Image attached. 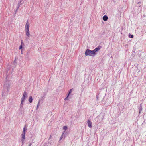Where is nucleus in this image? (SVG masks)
<instances>
[{
    "mask_svg": "<svg viewBox=\"0 0 146 146\" xmlns=\"http://www.w3.org/2000/svg\"><path fill=\"white\" fill-rule=\"evenodd\" d=\"M17 11V10L16 11Z\"/></svg>",
    "mask_w": 146,
    "mask_h": 146,
    "instance_id": "nucleus-25",
    "label": "nucleus"
},
{
    "mask_svg": "<svg viewBox=\"0 0 146 146\" xmlns=\"http://www.w3.org/2000/svg\"><path fill=\"white\" fill-rule=\"evenodd\" d=\"M28 101L30 103H31L33 101V99L32 97L31 96H30L29 97Z\"/></svg>",
    "mask_w": 146,
    "mask_h": 146,
    "instance_id": "nucleus-12",
    "label": "nucleus"
},
{
    "mask_svg": "<svg viewBox=\"0 0 146 146\" xmlns=\"http://www.w3.org/2000/svg\"><path fill=\"white\" fill-rule=\"evenodd\" d=\"M25 139V134L22 133L21 135V141L22 142V145L24 144Z\"/></svg>",
    "mask_w": 146,
    "mask_h": 146,
    "instance_id": "nucleus-5",
    "label": "nucleus"
},
{
    "mask_svg": "<svg viewBox=\"0 0 146 146\" xmlns=\"http://www.w3.org/2000/svg\"><path fill=\"white\" fill-rule=\"evenodd\" d=\"M25 30L29 29V23L28 22V21H27V22L25 26Z\"/></svg>",
    "mask_w": 146,
    "mask_h": 146,
    "instance_id": "nucleus-8",
    "label": "nucleus"
},
{
    "mask_svg": "<svg viewBox=\"0 0 146 146\" xmlns=\"http://www.w3.org/2000/svg\"><path fill=\"white\" fill-rule=\"evenodd\" d=\"M16 59H15V60L14 62H13V63L14 64H15V63L16 62Z\"/></svg>",
    "mask_w": 146,
    "mask_h": 146,
    "instance_id": "nucleus-22",
    "label": "nucleus"
},
{
    "mask_svg": "<svg viewBox=\"0 0 146 146\" xmlns=\"http://www.w3.org/2000/svg\"><path fill=\"white\" fill-rule=\"evenodd\" d=\"M40 100H39V101H38V104H37V108H36V110H37L38 109V107L40 105Z\"/></svg>",
    "mask_w": 146,
    "mask_h": 146,
    "instance_id": "nucleus-15",
    "label": "nucleus"
},
{
    "mask_svg": "<svg viewBox=\"0 0 146 146\" xmlns=\"http://www.w3.org/2000/svg\"><path fill=\"white\" fill-rule=\"evenodd\" d=\"M142 111V108L141 107V106L140 105V109L139 110V114H140L141 112V111Z\"/></svg>",
    "mask_w": 146,
    "mask_h": 146,
    "instance_id": "nucleus-14",
    "label": "nucleus"
},
{
    "mask_svg": "<svg viewBox=\"0 0 146 146\" xmlns=\"http://www.w3.org/2000/svg\"><path fill=\"white\" fill-rule=\"evenodd\" d=\"M25 33L27 36L28 37H30V33L29 29L25 30Z\"/></svg>",
    "mask_w": 146,
    "mask_h": 146,
    "instance_id": "nucleus-7",
    "label": "nucleus"
},
{
    "mask_svg": "<svg viewBox=\"0 0 146 146\" xmlns=\"http://www.w3.org/2000/svg\"><path fill=\"white\" fill-rule=\"evenodd\" d=\"M88 126L89 128L92 127V122L89 120H88L87 121Z\"/></svg>",
    "mask_w": 146,
    "mask_h": 146,
    "instance_id": "nucleus-6",
    "label": "nucleus"
},
{
    "mask_svg": "<svg viewBox=\"0 0 146 146\" xmlns=\"http://www.w3.org/2000/svg\"><path fill=\"white\" fill-rule=\"evenodd\" d=\"M72 89H70L69 91V94L68 95H69V94L71 93V92H72Z\"/></svg>",
    "mask_w": 146,
    "mask_h": 146,
    "instance_id": "nucleus-21",
    "label": "nucleus"
},
{
    "mask_svg": "<svg viewBox=\"0 0 146 146\" xmlns=\"http://www.w3.org/2000/svg\"><path fill=\"white\" fill-rule=\"evenodd\" d=\"M108 19V17L106 15H104L103 17V19L104 21H106Z\"/></svg>",
    "mask_w": 146,
    "mask_h": 146,
    "instance_id": "nucleus-10",
    "label": "nucleus"
},
{
    "mask_svg": "<svg viewBox=\"0 0 146 146\" xmlns=\"http://www.w3.org/2000/svg\"><path fill=\"white\" fill-rule=\"evenodd\" d=\"M92 53L93 54V56L94 57L95 55H96V51L95 50H92Z\"/></svg>",
    "mask_w": 146,
    "mask_h": 146,
    "instance_id": "nucleus-9",
    "label": "nucleus"
},
{
    "mask_svg": "<svg viewBox=\"0 0 146 146\" xmlns=\"http://www.w3.org/2000/svg\"><path fill=\"white\" fill-rule=\"evenodd\" d=\"M32 144V143H31L30 144H29V145L28 146H31Z\"/></svg>",
    "mask_w": 146,
    "mask_h": 146,
    "instance_id": "nucleus-23",
    "label": "nucleus"
},
{
    "mask_svg": "<svg viewBox=\"0 0 146 146\" xmlns=\"http://www.w3.org/2000/svg\"><path fill=\"white\" fill-rule=\"evenodd\" d=\"M26 130V126H24L23 129V132L22 133L25 134V132Z\"/></svg>",
    "mask_w": 146,
    "mask_h": 146,
    "instance_id": "nucleus-13",
    "label": "nucleus"
},
{
    "mask_svg": "<svg viewBox=\"0 0 146 146\" xmlns=\"http://www.w3.org/2000/svg\"><path fill=\"white\" fill-rule=\"evenodd\" d=\"M129 37L130 38H132L133 37V35H130Z\"/></svg>",
    "mask_w": 146,
    "mask_h": 146,
    "instance_id": "nucleus-19",
    "label": "nucleus"
},
{
    "mask_svg": "<svg viewBox=\"0 0 146 146\" xmlns=\"http://www.w3.org/2000/svg\"><path fill=\"white\" fill-rule=\"evenodd\" d=\"M68 96H69V95H68L67 97L65 98L64 100H68Z\"/></svg>",
    "mask_w": 146,
    "mask_h": 146,
    "instance_id": "nucleus-20",
    "label": "nucleus"
},
{
    "mask_svg": "<svg viewBox=\"0 0 146 146\" xmlns=\"http://www.w3.org/2000/svg\"><path fill=\"white\" fill-rule=\"evenodd\" d=\"M85 55L86 56H90L92 57H93L92 50L89 49H87L85 51Z\"/></svg>",
    "mask_w": 146,
    "mask_h": 146,
    "instance_id": "nucleus-3",
    "label": "nucleus"
},
{
    "mask_svg": "<svg viewBox=\"0 0 146 146\" xmlns=\"http://www.w3.org/2000/svg\"><path fill=\"white\" fill-rule=\"evenodd\" d=\"M64 133H65V131H64L63 132V133L62 135L61 136V137H60V141L62 139V138H63V134Z\"/></svg>",
    "mask_w": 146,
    "mask_h": 146,
    "instance_id": "nucleus-16",
    "label": "nucleus"
},
{
    "mask_svg": "<svg viewBox=\"0 0 146 146\" xmlns=\"http://www.w3.org/2000/svg\"><path fill=\"white\" fill-rule=\"evenodd\" d=\"M139 7H141V3L140 2H139L137 3Z\"/></svg>",
    "mask_w": 146,
    "mask_h": 146,
    "instance_id": "nucleus-18",
    "label": "nucleus"
},
{
    "mask_svg": "<svg viewBox=\"0 0 146 146\" xmlns=\"http://www.w3.org/2000/svg\"><path fill=\"white\" fill-rule=\"evenodd\" d=\"M101 47L100 46H98L97 48H96L95 49V50L96 51V52H97L99 50H100V49L101 48Z\"/></svg>",
    "mask_w": 146,
    "mask_h": 146,
    "instance_id": "nucleus-11",
    "label": "nucleus"
},
{
    "mask_svg": "<svg viewBox=\"0 0 146 146\" xmlns=\"http://www.w3.org/2000/svg\"><path fill=\"white\" fill-rule=\"evenodd\" d=\"M63 129L64 130L66 131L67 129V126H64L63 127Z\"/></svg>",
    "mask_w": 146,
    "mask_h": 146,
    "instance_id": "nucleus-17",
    "label": "nucleus"
},
{
    "mask_svg": "<svg viewBox=\"0 0 146 146\" xmlns=\"http://www.w3.org/2000/svg\"><path fill=\"white\" fill-rule=\"evenodd\" d=\"M51 137V136H50V137L49 138V139H50V138Z\"/></svg>",
    "mask_w": 146,
    "mask_h": 146,
    "instance_id": "nucleus-24",
    "label": "nucleus"
},
{
    "mask_svg": "<svg viewBox=\"0 0 146 146\" xmlns=\"http://www.w3.org/2000/svg\"><path fill=\"white\" fill-rule=\"evenodd\" d=\"M11 82L9 80V78L7 77L4 82V88L7 90L8 91L10 89V87Z\"/></svg>",
    "mask_w": 146,
    "mask_h": 146,
    "instance_id": "nucleus-1",
    "label": "nucleus"
},
{
    "mask_svg": "<svg viewBox=\"0 0 146 146\" xmlns=\"http://www.w3.org/2000/svg\"><path fill=\"white\" fill-rule=\"evenodd\" d=\"M27 96V94L26 92L24 91L23 93V96L21 98V103L20 104V108L23 107V102Z\"/></svg>",
    "mask_w": 146,
    "mask_h": 146,
    "instance_id": "nucleus-2",
    "label": "nucleus"
},
{
    "mask_svg": "<svg viewBox=\"0 0 146 146\" xmlns=\"http://www.w3.org/2000/svg\"><path fill=\"white\" fill-rule=\"evenodd\" d=\"M21 44L19 47V49H21V53L22 54H23V48L25 46L23 41V40H21Z\"/></svg>",
    "mask_w": 146,
    "mask_h": 146,
    "instance_id": "nucleus-4",
    "label": "nucleus"
}]
</instances>
